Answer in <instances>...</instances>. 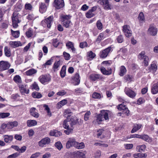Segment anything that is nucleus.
Listing matches in <instances>:
<instances>
[{
	"instance_id": "f257e3e1",
	"label": "nucleus",
	"mask_w": 158,
	"mask_h": 158,
	"mask_svg": "<svg viewBox=\"0 0 158 158\" xmlns=\"http://www.w3.org/2000/svg\"><path fill=\"white\" fill-rule=\"evenodd\" d=\"M110 112L108 110H102L100 113L97 116L96 120L99 124V122L106 120L109 119V115L110 114Z\"/></svg>"
},
{
	"instance_id": "f03ea898",
	"label": "nucleus",
	"mask_w": 158,
	"mask_h": 158,
	"mask_svg": "<svg viewBox=\"0 0 158 158\" xmlns=\"http://www.w3.org/2000/svg\"><path fill=\"white\" fill-rule=\"evenodd\" d=\"M21 15H19L18 12H14L12 17L13 26L14 28H17L18 26V23L20 22V18Z\"/></svg>"
},
{
	"instance_id": "7ed1b4c3",
	"label": "nucleus",
	"mask_w": 158,
	"mask_h": 158,
	"mask_svg": "<svg viewBox=\"0 0 158 158\" xmlns=\"http://www.w3.org/2000/svg\"><path fill=\"white\" fill-rule=\"evenodd\" d=\"M53 20V16H50L41 21V24L43 27L50 28Z\"/></svg>"
},
{
	"instance_id": "20e7f679",
	"label": "nucleus",
	"mask_w": 158,
	"mask_h": 158,
	"mask_svg": "<svg viewBox=\"0 0 158 158\" xmlns=\"http://www.w3.org/2000/svg\"><path fill=\"white\" fill-rule=\"evenodd\" d=\"M71 16L69 15H63L61 17V20L63 25L66 28L69 27L71 21L70 20Z\"/></svg>"
},
{
	"instance_id": "39448f33",
	"label": "nucleus",
	"mask_w": 158,
	"mask_h": 158,
	"mask_svg": "<svg viewBox=\"0 0 158 158\" xmlns=\"http://www.w3.org/2000/svg\"><path fill=\"white\" fill-rule=\"evenodd\" d=\"M138 58L140 60H143V62L145 66H147L148 64L149 58L145 55V52L143 51L139 53L138 56Z\"/></svg>"
},
{
	"instance_id": "423d86ee",
	"label": "nucleus",
	"mask_w": 158,
	"mask_h": 158,
	"mask_svg": "<svg viewBox=\"0 0 158 158\" xmlns=\"http://www.w3.org/2000/svg\"><path fill=\"white\" fill-rule=\"evenodd\" d=\"M38 80L42 84L45 85L50 81L51 77L49 75H42L39 77Z\"/></svg>"
},
{
	"instance_id": "0eeeda50",
	"label": "nucleus",
	"mask_w": 158,
	"mask_h": 158,
	"mask_svg": "<svg viewBox=\"0 0 158 158\" xmlns=\"http://www.w3.org/2000/svg\"><path fill=\"white\" fill-rule=\"evenodd\" d=\"M98 2L102 5L105 10H111L112 8V6L109 3L108 0H99Z\"/></svg>"
},
{
	"instance_id": "6e6552de",
	"label": "nucleus",
	"mask_w": 158,
	"mask_h": 158,
	"mask_svg": "<svg viewBox=\"0 0 158 158\" xmlns=\"http://www.w3.org/2000/svg\"><path fill=\"white\" fill-rule=\"evenodd\" d=\"M65 45L67 49L73 54L76 53V49L74 47V44L72 42L68 41L66 42Z\"/></svg>"
},
{
	"instance_id": "1a4fd4ad",
	"label": "nucleus",
	"mask_w": 158,
	"mask_h": 158,
	"mask_svg": "<svg viewBox=\"0 0 158 158\" xmlns=\"http://www.w3.org/2000/svg\"><path fill=\"white\" fill-rule=\"evenodd\" d=\"M112 48L110 47L105 49L104 50L100 51L99 56L101 58H106L111 51Z\"/></svg>"
},
{
	"instance_id": "9d476101",
	"label": "nucleus",
	"mask_w": 158,
	"mask_h": 158,
	"mask_svg": "<svg viewBox=\"0 0 158 158\" xmlns=\"http://www.w3.org/2000/svg\"><path fill=\"white\" fill-rule=\"evenodd\" d=\"M51 142V139L49 137H45L42 139L39 142L38 144L40 147H43L45 145H48Z\"/></svg>"
},
{
	"instance_id": "9b49d317",
	"label": "nucleus",
	"mask_w": 158,
	"mask_h": 158,
	"mask_svg": "<svg viewBox=\"0 0 158 158\" xmlns=\"http://www.w3.org/2000/svg\"><path fill=\"white\" fill-rule=\"evenodd\" d=\"M157 28L155 26L151 25L148 30V33L150 35L155 36L157 34Z\"/></svg>"
},
{
	"instance_id": "f8f14e48",
	"label": "nucleus",
	"mask_w": 158,
	"mask_h": 158,
	"mask_svg": "<svg viewBox=\"0 0 158 158\" xmlns=\"http://www.w3.org/2000/svg\"><path fill=\"white\" fill-rule=\"evenodd\" d=\"M123 31L126 37H129L131 35V31L129 25H125L123 26Z\"/></svg>"
},
{
	"instance_id": "ddd939ff",
	"label": "nucleus",
	"mask_w": 158,
	"mask_h": 158,
	"mask_svg": "<svg viewBox=\"0 0 158 158\" xmlns=\"http://www.w3.org/2000/svg\"><path fill=\"white\" fill-rule=\"evenodd\" d=\"M10 64L6 61H1L0 63V71H3L8 69Z\"/></svg>"
},
{
	"instance_id": "4468645a",
	"label": "nucleus",
	"mask_w": 158,
	"mask_h": 158,
	"mask_svg": "<svg viewBox=\"0 0 158 158\" xmlns=\"http://www.w3.org/2000/svg\"><path fill=\"white\" fill-rule=\"evenodd\" d=\"M125 93L129 97L131 98H134L136 96V93L132 89L126 87L124 89Z\"/></svg>"
},
{
	"instance_id": "2eb2a0df",
	"label": "nucleus",
	"mask_w": 158,
	"mask_h": 158,
	"mask_svg": "<svg viewBox=\"0 0 158 158\" xmlns=\"http://www.w3.org/2000/svg\"><path fill=\"white\" fill-rule=\"evenodd\" d=\"M53 6L57 9H60L64 6V0H55Z\"/></svg>"
},
{
	"instance_id": "dca6fc26",
	"label": "nucleus",
	"mask_w": 158,
	"mask_h": 158,
	"mask_svg": "<svg viewBox=\"0 0 158 158\" xmlns=\"http://www.w3.org/2000/svg\"><path fill=\"white\" fill-rule=\"evenodd\" d=\"M76 142L75 139L73 138L69 139L66 144L67 148H69L72 146L75 147Z\"/></svg>"
},
{
	"instance_id": "f3484780",
	"label": "nucleus",
	"mask_w": 158,
	"mask_h": 158,
	"mask_svg": "<svg viewBox=\"0 0 158 158\" xmlns=\"http://www.w3.org/2000/svg\"><path fill=\"white\" fill-rule=\"evenodd\" d=\"M19 87L20 92L22 94H28L29 93V89H27L26 85L20 84Z\"/></svg>"
},
{
	"instance_id": "a211bd4d",
	"label": "nucleus",
	"mask_w": 158,
	"mask_h": 158,
	"mask_svg": "<svg viewBox=\"0 0 158 158\" xmlns=\"http://www.w3.org/2000/svg\"><path fill=\"white\" fill-rule=\"evenodd\" d=\"M73 83L74 85H78L80 83V76L79 73H77L73 77Z\"/></svg>"
},
{
	"instance_id": "6ab92c4d",
	"label": "nucleus",
	"mask_w": 158,
	"mask_h": 158,
	"mask_svg": "<svg viewBox=\"0 0 158 158\" xmlns=\"http://www.w3.org/2000/svg\"><path fill=\"white\" fill-rule=\"evenodd\" d=\"M26 35L28 38L34 37L36 35L35 32L31 28H29L26 32Z\"/></svg>"
},
{
	"instance_id": "aec40b11",
	"label": "nucleus",
	"mask_w": 158,
	"mask_h": 158,
	"mask_svg": "<svg viewBox=\"0 0 158 158\" xmlns=\"http://www.w3.org/2000/svg\"><path fill=\"white\" fill-rule=\"evenodd\" d=\"M151 91L154 94H157L158 93V82L153 84L151 87Z\"/></svg>"
},
{
	"instance_id": "412c9836",
	"label": "nucleus",
	"mask_w": 158,
	"mask_h": 158,
	"mask_svg": "<svg viewBox=\"0 0 158 158\" xmlns=\"http://www.w3.org/2000/svg\"><path fill=\"white\" fill-rule=\"evenodd\" d=\"M102 73L104 75H109L111 73V69L110 68H108L106 70L104 67H102L100 68Z\"/></svg>"
},
{
	"instance_id": "4be33fe9",
	"label": "nucleus",
	"mask_w": 158,
	"mask_h": 158,
	"mask_svg": "<svg viewBox=\"0 0 158 158\" xmlns=\"http://www.w3.org/2000/svg\"><path fill=\"white\" fill-rule=\"evenodd\" d=\"M18 125V123L17 121L9 122L7 123V129H11L14 127L17 126Z\"/></svg>"
},
{
	"instance_id": "5701e85b",
	"label": "nucleus",
	"mask_w": 158,
	"mask_h": 158,
	"mask_svg": "<svg viewBox=\"0 0 158 158\" xmlns=\"http://www.w3.org/2000/svg\"><path fill=\"white\" fill-rule=\"evenodd\" d=\"M10 46L12 48H15L21 46L22 44L20 41H10L9 43Z\"/></svg>"
},
{
	"instance_id": "b1692460",
	"label": "nucleus",
	"mask_w": 158,
	"mask_h": 158,
	"mask_svg": "<svg viewBox=\"0 0 158 158\" xmlns=\"http://www.w3.org/2000/svg\"><path fill=\"white\" fill-rule=\"evenodd\" d=\"M140 139H141L145 141L148 142H151L152 140V138H150L147 135H140Z\"/></svg>"
},
{
	"instance_id": "393cba45",
	"label": "nucleus",
	"mask_w": 158,
	"mask_h": 158,
	"mask_svg": "<svg viewBox=\"0 0 158 158\" xmlns=\"http://www.w3.org/2000/svg\"><path fill=\"white\" fill-rule=\"evenodd\" d=\"M47 9V7L44 3H41L40 5L39 11L41 13L46 12Z\"/></svg>"
},
{
	"instance_id": "a878e982",
	"label": "nucleus",
	"mask_w": 158,
	"mask_h": 158,
	"mask_svg": "<svg viewBox=\"0 0 158 158\" xmlns=\"http://www.w3.org/2000/svg\"><path fill=\"white\" fill-rule=\"evenodd\" d=\"M62 135L61 132L56 130H52L49 133V135L51 136L58 137Z\"/></svg>"
},
{
	"instance_id": "bb28decb",
	"label": "nucleus",
	"mask_w": 158,
	"mask_h": 158,
	"mask_svg": "<svg viewBox=\"0 0 158 158\" xmlns=\"http://www.w3.org/2000/svg\"><path fill=\"white\" fill-rule=\"evenodd\" d=\"M3 138L6 143H10L13 140V137L12 135H6L3 136Z\"/></svg>"
},
{
	"instance_id": "cd10ccee",
	"label": "nucleus",
	"mask_w": 158,
	"mask_h": 158,
	"mask_svg": "<svg viewBox=\"0 0 158 158\" xmlns=\"http://www.w3.org/2000/svg\"><path fill=\"white\" fill-rule=\"evenodd\" d=\"M37 122L34 120H28L27 122V125L29 127L34 126L37 124Z\"/></svg>"
},
{
	"instance_id": "c85d7f7f",
	"label": "nucleus",
	"mask_w": 158,
	"mask_h": 158,
	"mask_svg": "<svg viewBox=\"0 0 158 158\" xmlns=\"http://www.w3.org/2000/svg\"><path fill=\"white\" fill-rule=\"evenodd\" d=\"M37 72L36 70L32 68L29 69L25 72L26 74L28 76H31L35 73Z\"/></svg>"
},
{
	"instance_id": "c756f323",
	"label": "nucleus",
	"mask_w": 158,
	"mask_h": 158,
	"mask_svg": "<svg viewBox=\"0 0 158 158\" xmlns=\"http://www.w3.org/2000/svg\"><path fill=\"white\" fill-rule=\"evenodd\" d=\"M69 118L68 117L64 120L63 123V126L64 128H68L70 127V122L69 120Z\"/></svg>"
},
{
	"instance_id": "7c9ffc66",
	"label": "nucleus",
	"mask_w": 158,
	"mask_h": 158,
	"mask_svg": "<svg viewBox=\"0 0 158 158\" xmlns=\"http://www.w3.org/2000/svg\"><path fill=\"white\" fill-rule=\"evenodd\" d=\"M142 125L141 124H135L133 126V128L131 131V133H133L141 128Z\"/></svg>"
},
{
	"instance_id": "2f4dec72",
	"label": "nucleus",
	"mask_w": 158,
	"mask_h": 158,
	"mask_svg": "<svg viewBox=\"0 0 158 158\" xmlns=\"http://www.w3.org/2000/svg\"><path fill=\"white\" fill-rule=\"evenodd\" d=\"M127 70L124 66H122L120 69V72H119V75L121 76H123L126 73Z\"/></svg>"
},
{
	"instance_id": "473e14b6",
	"label": "nucleus",
	"mask_w": 158,
	"mask_h": 158,
	"mask_svg": "<svg viewBox=\"0 0 158 158\" xmlns=\"http://www.w3.org/2000/svg\"><path fill=\"white\" fill-rule=\"evenodd\" d=\"M146 148V146L145 144L141 145H138L136 147V150L139 152H142L144 151Z\"/></svg>"
},
{
	"instance_id": "72a5a7b5",
	"label": "nucleus",
	"mask_w": 158,
	"mask_h": 158,
	"mask_svg": "<svg viewBox=\"0 0 158 158\" xmlns=\"http://www.w3.org/2000/svg\"><path fill=\"white\" fill-rule=\"evenodd\" d=\"M67 102L68 101L67 99H63L57 103V106L58 108H60L63 106L65 105L67 103Z\"/></svg>"
},
{
	"instance_id": "f704fd0d",
	"label": "nucleus",
	"mask_w": 158,
	"mask_h": 158,
	"mask_svg": "<svg viewBox=\"0 0 158 158\" xmlns=\"http://www.w3.org/2000/svg\"><path fill=\"white\" fill-rule=\"evenodd\" d=\"M85 147V145L84 143L81 142L80 143H78L77 142L76 143L75 147L77 149H81L84 148Z\"/></svg>"
},
{
	"instance_id": "c9c22d12",
	"label": "nucleus",
	"mask_w": 158,
	"mask_h": 158,
	"mask_svg": "<svg viewBox=\"0 0 158 158\" xmlns=\"http://www.w3.org/2000/svg\"><path fill=\"white\" fill-rule=\"evenodd\" d=\"M78 119L75 117L73 118H69V120L70 122V127H73V126L76 124L78 122Z\"/></svg>"
},
{
	"instance_id": "e433bc0d",
	"label": "nucleus",
	"mask_w": 158,
	"mask_h": 158,
	"mask_svg": "<svg viewBox=\"0 0 158 158\" xmlns=\"http://www.w3.org/2000/svg\"><path fill=\"white\" fill-rule=\"evenodd\" d=\"M90 79L93 81H95L99 79L100 75L97 74H92L90 76Z\"/></svg>"
},
{
	"instance_id": "4c0bfd02",
	"label": "nucleus",
	"mask_w": 158,
	"mask_h": 158,
	"mask_svg": "<svg viewBox=\"0 0 158 158\" xmlns=\"http://www.w3.org/2000/svg\"><path fill=\"white\" fill-rule=\"evenodd\" d=\"M4 52L6 56L9 57L11 56V54L10 48L7 46H6L4 48Z\"/></svg>"
},
{
	"instance_id": "58836bf2",
	"label": "nucleus",
	"mask_w": 158,
	"mask_h": 158,
	"mask_svg": "<svg viewBox=\"0 0 158 158\" xmlns=\"http://www.w3.org/2000/svg\"><path fill=\"white\" fill-rule=\"evenodd\" d=\"M66 66L64 65L63 66L60 72V75L61 77L63 78L65 76L66 74Z\"/></svg>"
},
{
	"instance_id": "ea45409f",
	"label": "nucleus",
	"mask_w": 158,
	"mask_h": 158,
	"mask_svg": "<svg viewBox=\"0 0 158 158\" xmlns=\"http://www.w3.org/2000/svg\"><path fill=\"white\" fill-rule=\"evenodd\" d=\"M11 31L12 35L13 37L15 38L19 37L20 34V32L19 31H14L11 29Z\"/></svg>"
},
{
	"instance_id": "a19ab883",
	"label": "nucleus",
	"mask_w": 158,
	"mask_h": 158,
	"mask_svg": "<svg viewBox=\"0 0 158 158\" xmlns=\"http://www.w3.org/2000/svg\"><path fill=\"white\" fill-rule=\"evenodd\" d=\"M13 80L17 83L20 84L22 81L21 77L18 75H16L14 77Z\"/></svg>"
},
{
	"instance_id": "79ce46f5",
	"label": "nucleus",
	"mask_w": 158,
	"mask_h": 158,
	"mask_svg": "<svg viewBox=\"0 0 158 158\" xmlns=\"http://www.w3.org/2000/svg\"><path fill=\"white\" fill-rule=\"evenodd\" d=\"M32 97L35 98H39L42 97L41 94L38 92H35L32 94Z\"/></svg>"
},
{
	"instance_id": "37998d69",
	"label": "nucleus",
	"mask_w": 158,
	"mask_h": 158,
	"mask_svg": "<svg viewBox=\"0 0 158 158\" xmlns=\"http://www.w3.org/2000/svg\"><path fill=\"white\" fill-rule=\"evenodd\" d=\"M71 112L69 109H67L65 110L64 113V115L65 117H68L69 118L71 116Z\"/></svg>"
},
{
	"instance_id": "c03bdc74",
	"label": "nucleus",
	"mask_w": 158,
	"mask_h": 158,
	"mask_svg": "<svg viewBox=\"0 0 158 158\" xmlns=\"http://www.w3.org/2000/svg\"><path fill=\"white\" fill-rule=\"evenodd\" d=\"M36 18V17L32 13L28 14L27 16V19L29 20H35Z\"/></svg>"
},
{
	"instance_id": "a18cd8bd",
	"label": "nucleus",
	"mask_w": 158,
	"mask_h": 158,
	"mask_svg": "<svg viewBox=\"0 0 158 158\" xmlns=\"http://www.w3.org/2000/svg\"><path fill=\"white\" fill-rule=\"evenodd\" d=\"M76 155L77 157L79 158H85V154L81 151H77L76 152Z\"/></svg>"
},
{
	"instance_id": "49530a36",
	"label": "nucleus",
	"mask_w": 158,
	"mask_h": 158,
	"mask_svg": "<svg viewBox=\"0 0 158 158\" xmlns=\"http://www.w3.org/2000/svg\"><path fill=\"white\" fill-rule=\"evenodd\" d=\"M138 19L140 22H143L144 21L145 19L144 15L143 12H140L138 17Z\"/></svg>"
},
{
	"instance_id": "de8ad7c7",
	"label": "nucleus",
	"mask_w": 158,
	"mask_h": 158,
	"mask_svg": "<svg viewBox=\"0 0 158 158\" xmlns=\"http://www.w3.org/2000/svg\"><path fill=\"white\" fill-rule=\"evenodd\" d=\"M60 65V61L59 60L53 64V69L55 71L57 70V69L59 67Z\"/></svg>"
},
{
	"instance_id": "09e8293b",
	"label": "nucleus",
	"mask_w": 158,
	"mask_h": 158,
	"mask_svg": "<svg viewBox=\"0 0 158 158\" xmlns=\"http://www.w3.org/2000/svg\"><path fill=\"white\" fill-rule=\"evenodd\" d=\"M25 9L27 10L31 11L33 8L32 5L30 3H27L25 5Z\"/></svg>"
},
{
	"instance_id": "8fccbe9b",
	"label": "nucleus",
	"mask_w": 158,
	"mask_h": 158,
	"mask_svg": "<svg viewBox=\"0 0 158 158\" xmlns=\"http://www.w3.org/2000/svg\"><path fill=\"white\" fill-rule=\"evenodd\" d=\"M102 96L99 93L96 92H94L92 94V97L93 98L97 99H100Z\"/></svg>"
},
{
	"instance_id": "3c124183",
	"label": "nucleus",
	"mask_w": 158,
	"mask_h": 158,
	"mask_svg": "<svg viewBox=\"0 0 158 158\" xmlns=\"http://www.w3.org/2000/svg\"><path fill=\"white\" fill-rule=\"evenodd\" d=\"M43 107L44 108L45 110L47 111L48 115L49 116H51L52 115V114L50 111V109L48 106L46 104H44Z\"/></svg>"
},
{
	"instance_id": "603ef678",
	"label": "nucleus",
	"mask_w": 158,
	"mask_h": 158,
	"mask_svg": "<svg viewBox=\"0 0 158 158\" xmlns=\"http://www.w3.org/2000/svg\"><path fill=\"white\" fill-rule=\"evenodd\" d=\"M86 17L87 18H90L95 15V14L89 10L85 14Z\"/></svg>"
},
{
	"instance_id": "864d4df0",
	"label": "nucleus",
	"mask_w": 158,
	"mask_h": 158,
	"mask_svg": "<svg viewBox=\"0 0 158 158\" xmlns=\"http://www.w3.org/2000/svg\"><path fill=\"white\" fill-rule=\"evenodd\" d=\"M87 55L89 58L93 59L96 56L95 53L91 51H90L87 53Z\"/></svg>"
},
{
	"instance_id": "5fc2aeb1",
	"label": "nucleus",
	"mask_w": 158,
	"mask_h": 158,
	"mask_svg": "<svg viewBox=\"0 0 158 158\" xmlns=\"http://www.w3.org/2000/svg\"><path fill=\"white\" fill-rule=\"evenodd\" d=\"M103 36L104 34L103 33H100L98 38L96 39V42L98 43H99L103 39Z\"/></svg>"
},
{
	"instance_id": "6e6d98bb",
	"label": "nucleus",
	"mask_w": 158,
	"mask_h": 158,
	"mask_svg": "<svg viewBox=\"0 0 158 158\" xmlns=\"http://www.w3.org/2000/svg\"><path fill=\"white\" fill-rule=\"evenodd\" d=\"M96 26L99 30H101L102 28V24L100 20H98L96 23Z\"/></svg>"
},
{
	"instance_id": "4d7b16f0",
	"label": "nucleus",
	"mask_w": 158,
	"mask_h": 158,
	"mask_svg": "<svg viewBox=\"0 0 158 158\" xmlns=\"http://www.w3.org/2000/svg\"><path fill=\"white\" fill-rule=\"evenodd\" d=\"M10 115L9 113H0V118H6Z\"/></svg>"
},
{
	"instance_id": "13d9d810",
	"label": "nucleus",
	"mask_w": 158,
	"mask_h": 158,
	"mask_svg": "<svg viewBox=\"0 0 158 158\" xmlns=\"http://www.w3.org/2000/svg\"><path fill=\"white\" fill-rule=\"evenodd\" d=\"M88 46V44L86 41L80 43L79 47L81 48H84Z\"/></svg>"
},
{
	"instance_id": "bf43d9fd",
	"label": "nucleus",
	"mask_w": 158,
	"mask_h": 158,
	"mask_svg": "<svg viewBox=\"0 0 158 158\" xmlns=\"http://www.w3.org/2000/svg\"><path fill=\"white\" fill-rule=\"evenodd\" d=\"M116 40L119 43H122L123 41V35H120L118 36L116 38Z\"/></svg>"
},
{
	"instance_id": "052dcab7",
	"label": "nucleus",
	"mask_w": 158,
	"mask_h": 158,
	"mask_svg": "<svg viewBox=\"0 0 158 158\" xmlns=\"http://www.w3.org/2000/svg\"><path fill=\"white\" fill-rule=\"evenodd\" d=\"M127 52V50L125 48H121L120 50L118 52L119 54L122 55H124Z\"/></svg>"
},
{
	"instance_id": "680f3d73",
	"label": "nucleus",
	"mask_w": 158,
	"mask_h": 158,
	"mask_svg": "<svg viewBox=\"0 0 158 158\" xmlns=\"http://www.w3.org/2000/svg\"><path fill=\"white\" fill-rule=\"evenodd\" d=\"M124 146L126 149L129 150L132 149L133 145L132 143L125 144H124Z\"/></svg>"
},
{
	"instance_id": "e2e57ef3",
	"label": "nucleus",
	"mask_w": 158,
	"mask_h": 158,
	"mask_svg": "<svg viewBox=\"0 0 158 158\" xmlns=\"http://www.w3.org/2000/svg\"><path fill=\"white\" fill-rule=\"evenodd\" d=\"M67 129V130H65L64 131V132L67 135H69L70 133L72 132V131L73 129V127H70V128H65Z\"/></svg>"
},
{
	"instance_id": "0e129e2a",
	"label": "nucleus",
	"mask_w": 158,
	"mask_h": 158,
	"mask_svg": "<svg viewBox=\"0 0 158 158\" xmlns=\"http://www.w3.org/2000/svg\"><path fill=\"white\" fill-rule=\"evenodd\" d=\"M111 63L112 62L111 60L105 61L102 63V64L106 67L110 66Z\"/></svg>"
},
{
	"instance_id": "69168bd1",
	"label": "nucleus",
	"mask_w": 158,
	"mask_h": 158,
	"mask_svg": "<svg viewBox=\"0 0 158 158\" xmlns=\"http://www.w3.org/2000/svg\"><path fill=\"white\" fill-rule=\"evenodd\" d=\"M90 114L91 112L89 111H87L85 113L84 116V120L85 121H87L89 120V117Z\"/></svg>"
},
{
	"instance_id": "338daca9",
	"label": "nucleus",
	"mask_w": 158,
	"mask_h": 158,
	"mask_svg": "<svg viewBox=\"0 0 158 158\" xmlns=\"http://www.w3.org/2000/svg\"><path fill=\"white\" fill-rule=\"evenodd\" d=\"M22 8V6L21 5H18L17 4L15 7V12H18V11H20Z\"/></svg>"
},
{
	"instance_id": "774afa93",
	"label": "nucleus",
	"mask_w": 158,
	"mask_h": 158,
	"mask_svg": "<svg viewBox=\"0 0 158 158\" xmlns=\"http://www.w3.org/2000/svg\"><path fill=\"white\" fill-rule=\"evenodd\" d=\"M55 145L57 148L59 150H61L63 147L62 144L59 142H58L56 143L55 144Z\"/></svg>"
}]
</instances>
